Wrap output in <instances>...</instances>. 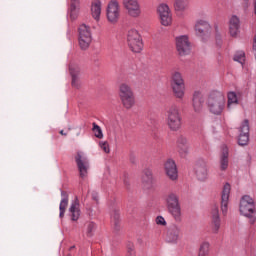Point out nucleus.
I'll return each mask as SVG.
<instances>
[{"instance_id": "f257e3e1", "label": "nucleus", "mask_w": 256, "mask_h": 256, "mask_svg": "<svg viewBox=\"0 0 256 256\" xmlns=\"http://www.w3.org/2000/svg\"><path fill=\"white\" fill-rule=\"evenodd\" d=\"M208 109L213 115H221L225 109V95L219 91L212 92L207 101Z\"/></svg>"}, {"instance_id": "f03ea898", "label": "nucleus", "mask_w": 256, "mask_h": 256, "mask_svg": "<svg viewBox=\"0 0 256 256\" xmlns=\"http://www.w3.org/2000/svg\"><path fill=\"white\" fill-rule=\"evenodd\" d=\"M240 213L247 217L250 221V224L253 225L256 221V208L255 201L249 195L242 197L240 201Z\"/></svg>"}, {"instance_id": "7ed1b4c3", "label": "nucleus", "mask_w": 256, "mask_h": 256, "mask_svg": "<svg viewBox=\"0 0 256 256\" xmlns=\"http://www.w3.org/2000/svg\"><path fill=\"white\" fill-rule=\"evenodd\" d=\"M119 98L125 109H132L135 105V94L133 89L127 83H122L119 86Z\"/></svg>"}, {"instance_id": "20e7f679", "label": "nucleus", "mask_w": 256, "mask_h": 256, "mask_svg": "<svg viewBox=\"0 0 256 256\" xmlns=\"http://www.w3.org/2000/svg\"><path fill=\"white\" fill-rule=\"evenodd\" d=\"M166 117L167 125L170 131H179V129H181L182 118L177 106H170L166 112Z\"/></svg>"}, {"instance_id": "39448f33", "label": "nucleus", "mask_w": 256, "mask_h": 256, "mask_svg": "<svg viewBox=\"0 0 256 256\" xmlns=\"http://www.w3.org/2000/svg\"><path fill=\"white\" fill-rule=\"evenodd\" d=\"M168 213L172 215L177 223H181V205H179V197L175 193L168 194L166 198Z\"/></svg>"}, {"instance_id": "423d86ee", "label": "nucleus", "mask_w": 256, "mask_h": 256, "mask_svg": "<svg viewBox=\"0 0 256 256\" xmlns=\"http://www.w3.org/2000/svg\"><path fill=\"white\" fill-rule=\"evenodd\" d=\"M79 32V46L82 51H87L89 49V45H91V41H93V37L91 36V27L81 24L78 28Z\"/></svg>"}, {"instance_id": "0eeeda50", "label": "nucleus", "mask_w": 256, "mask_h": 256, "mask_svg": "<svg viewBox=\"0 0 256 256\" xmlns=\"http://www.w3.org/2000/svg\"><path fill=\"white\" fill-rule=\"evenodd\" d=\"M127 43L133 53H141L143 51V40L137 30L128 31Z\"/></svg>"}, {"instance_id": "6e6552de", "label": "nucleus", "mask_w": 256, "mask_h": 256, "mask_svg": "<svg viewBox=\"0 0 256 256\" xmlns=\"http://www.w3.org/2000/svg\"><path fill=\"white\" fill-rule=\"evenodd\" d=\"M106 15L109 23L113 25L119 21V17H121V7L117 0H111L108 3Z\"/></svg>"}, {"instance_id": "1a4fd4ad", "label": "nucleus", "mask_w": 256, "mask_h": 256, "mask_svg": "<svg viewBox=\"0 0 256 256\" xmlns=\"http://www.w3.org/2000/svg\"><path fill=\"white\" fill-rule=\"evenodd\" d=\"M122 5L129 17L134 19L141 17V4H139V0H122Z\"/></svg>"}, {"instance_id": "9d476101", "label": "nucleus", "mask_w": 256, "mask_h": 256, "mask_svg": "<svg viewBox=\"0 0 256 256\" xmlns=\"http://www.w3.org/2000/svg\"><path fill=\"white\" fill-rule=\"evenodd\" d=\"M76 165L78 167V171L80 173L81 179H85L87 177L89 171V159L87 156L83 154V152H77L75 156Z\"/></svg>"}, {"instance_id": "9b49d317", "label": "nucleus", "mask_w": 256, "mask_h": 256, "mask_svg": "<svg viewBox=\"0 0 256 256\" xmlns=\"http://www.w3.org/2000/svg\"><path fill=\"white\" fill-rule=\"evenodd\" d=\"M176 49L178 55L181 57H185V55H189L191 53V43L189 42V38L187 36H179L176 38Z\"/></svg>"}, {"instance_id": "f8f14e48", "label": "nucleus", "mask_w": 256, "mask_h": 256, "mask_svg": "<svg viewBox=\"0 0 256 256\" xmlns=\"http://www.w3.org/2000/svg\"><path fill=\"white\" fill-rule=\"evenodd\" d=\"M238 145L245 147L249 145V120L245 119L239 127Z\"/></svg>"}, {"instance_id": "ddd939ff", "label": "nucleus", "mask_w": 256, "mask_h": 256, "mask_svg": "<svg viewBox=\"0 0 256 256\" xmlns=\"http://www.w3.org/2000/svg\"><path fill=\"white\" fill-rule=\"evenodd\" d=\"M164 171L171 181H177L179 172L177 171V164L175 163V160L168 159L164 163Z\"/></svg>"}, {"instance_id": "4468645a", "label": "nucleus", "mask_w": 256, "mask_h": 256, "mask_svg": "<svg viewBox=\"0 0 256 256\" xmlns=\"http://www.w3.org/2000/svg\"><path fill=\"white\" fill-rule=\"evenodd\" d=\"M70 75L72 77V87L79 89L81 87V68L79 65L71 64L69 66Z\"/></svg>"}, {"instance_id": "2eb2a0df", "label": "nucleus", "mask_w": 256, "mask_h": 256, "mask_svg": "<svg viewBox=\"0 0 256 256\" xmlns=\"http://www.w3.org/2000/svg\"><path fill=\"white\" fill-rule=\"evenodd\" d=\"M177 151L180 157H187L189 154V140L185 136H179L176 141Z\"/></svg>"}, {"instance_id": "dca6fc26", "label": "nucleus", "mask_w": 256, "mask_h": 256, "mask_svg": "<svg viewBox=\"0 0 256 256\" xmlns=\"http://www.w3.org/2000/svg\"><path fill=\"white\" fill-rule=\"evenodd\" d=\"M211 225L213 233H219L221 229V217L219 216V207L213 206L211 210Z\"/></svg>"}, {"instance_id": "f3484780", "label": "nucleus", "mask_w": 256, "mask_h": 256, "mask_svg": "<svg viewBox=\"0 0 256 256\" xmlns=\"http://www.w3.org/2000/svg\"><path fill=\"white\" fill-rule=\"evenodd\" d=\"M195 31L198 37H202V39H204V37H209L211 25H209L207 21L200 20L195 25Z\"/></svg>"}, {"instance_id": "a211bd4d", "label": "nucleus", "mask_w": 256, "mask_h": 256, "mask_svg": "<svg viewBox=\"0 0 256 256\" xmlns=\"http://www.w3.org/2000/svg\"><path fill=\"white\" fill-rule=\"evenodd\" d=\"M231 193V185L229 183H226L222 190V196H221V211L223 215H227V207L229 204V195Z\"/></svg>"}, {"instance_id": "6ab92c4d", "label": "nucleus", "mask_w": 256, "mask_h": 256, "mask_svg": "<svg viewBox=\"0 0 256 256\" xmlns=\"http://www.w3.org/2000/svg\"><path fill=\"white\" fill-rule=\"evenodd\" d=\"M179 235H181V228L177 225H172L168 228L166 241L168 243H177L179 241Z\"/></svg>"}, {"instance_id": "aec40b11", "label": "nucleus", "mask_w": 256, "mask_h": 256, "mask_svg": "<svg viewBox=\"0 0 256 256\" xmlns=\"http://www.w3.org/2000/svg\"><path fill=\"white\" fill-rule=\"evenodd\" d=\"M240 27L241 20H239V17H237V15H233L229 20V33L231 37H237Z\"/></svg>"}, {"instance_id": "412c9836", "label": "nucleus", "mask_w": 256, "mask_h": 256, "mask_svg": "<svg viewBox=\"0 0 256 256\" xmlns=\"http://www.w3.org/2000/svg\"><path fill=\"white\" fill-rule=\"evenodd\" d=\"M69 213L71 217V221H78L79 217H81V210L79 209V200H76L71 204L69 208Z\"/></svg>"}, {"instance_id": "4be33fe9", "label": "nucleus", "mask_w": 256, "mask_h": 256, "mask_svg": "<svg viewBox=\"0 0 256 256\" xmlns=\"http://www.w3.org/2000/svg\"><path fill=\"white\" fill-rule=\"evenodd\" d=\"M61 202L59 205V209H60V218L65 217V211L67 210V205H69V194L67 193V191H61Z\"/></svg>"}, {"instance_id": "5701e85b", "label": "nucleus", "mask_w": 256, "mask_h": 256, "mask_svg": "<svg viewBox=\"0 0 256 256\" xmlns=\"http://www.w3.org/2000/svg\"><path fill=\"white\" fill-rule=\"evenodd\" d=\"M193 108L196 113H199L201 109H203V103L205 100L203 99V95L200 92H195L193 95Z\"/></svg>"}, {"instance_id": "b1692460", "label": "nucleus", "mask_w": 256, "mask_h": 256, "mask_svg": "<svg viewBox=\"0 0 256 256\" xmlns=\"http://www.w3.org/2000/svg\"><path fill=\"white\" fill-rule=\"evenodd\" d=\"M229 167V149L227 146L222 148V154L220 157V169L221 171H225Z\"/></svg>"}, {"instance_id": "393cba45", "label": "nucleus", "mask_w": 256, "mask_h": 256, "mask_svg": "<svg viewBox=\"0 0 256 256\" xmlns=\"http://www.w3.org/2000/svg\"><path fill=\"white\" fill-rule=\"evenodd\" d=\"M91 14L93 19L99 21L101 17V0H93L91 3Z\"/></svg>"}, {"instance_id": "a878e982", "label": "nucleus", "mask_w": 256, "mask_h": 256, "mask_svg": "<svg viewBox=\"0 0 256 256\" xmlns=\"http://www.w3.org/2000/svg\"><path fill=\"white\" fill-rule=\"evenodd\" d=\"M195 173L199 181H205V179H207V166L206 165L196 166Z\"/></svg>"}, {"instance_id": "bb28decb", "label": "nucleus", "mask_w": 256, "mask_h": 256, "mask_svg": "<svg viewBox=\"0 0 256 256\" xmlns=\"http://www.w3.org/2000/svg\"><path fill=\"white\" fill-rule=\"evenodd\" d=\"M77 9H79V0H70L69 13L70 19H72V21L77 19Z\"/></svg>"}, {"instance_id": "cd10ccee", "label": "nucleus", "mask_w": 256, "mask_h": 256, "mask_svg": "<svg viewBox=\"0 0 256 256\" xmlns=\"http://www.w3.org/2000/svg\"><path fill=\"white\" fill-rule=\"evenodd\" d=\"M174 8L175 11H180V13L187 11L189 9V0H175Z\"/></svg>"}, {"instance_id": "c85d7f7f", "label": "nucleus", "mask_w": 256, "mask_h": 256, "mask_svg": "<svg viewBox=\"0 0 256 256\" xmlns=\"http://www.w3.org/2000/svg\"><path fill=\"white\" fill-rule=\"evenodd\" d=\"M174 93V97L177 99H183L185 97V84L171 86Z\"/></svg>"}, {"instance_id": "c756f323", "label": "nucleus", "mask_w": 256, "mask_h": 256, "mask_svg": "<svg viewBox=\"0 0 256 256\" xmlns=\"http://www.w3.org/2000/svg\"><path fill=\"white\" fill-rule=\"evenodd\" d=\"M174 85H185V80H183V76L180 72H174L172 73V82L171 86Z\"/></svg>"}, {"instance_id": "7c9ffc66", "label": "nucleus", "mask_w": 256, "mask_h": 256, "mask_svg": "<svg viewBox=\"0 0 256 256\" xmlns=\"http://www.w3.org/2000/svg\"><path fill=\"white\" fill-rule=\"evenodd\" d=\"M142 183L151 185L153 183V172L150 169H145L142 176Z\"/></svg>"}, {"instance_id": "2f4dec72", "label": "nucleus", "mask_w": 256, "mask_h": 256, "mask_svg": "<svg viewBox=\"0 0 256 256\" xmlns=\"http://www.w3.org/2000/svg\"><path fill=\"white\" fill-rule=\"evenodd\" d=\"M238 104H239V100L237 99V94L235 92H229L228 103H227L228 109H231L233 105H238Z\"/></svg>"}, {"instance_id": "473e14b6", "label": "nucleus", "mask_w": 256, "mask_h": 256, "mask_svg": "<svg viewBox=\"0 0 256 256\" xmlns=\"http://www.w3.org/2000/svg\"><path fill=\"white\" fill-rule=\"evenodd\" d=\"M158 13L159 17H163V15L167 16L171 14V10L169 9V6L167 4H160L158 6Z\"/></svg>"}, {"instance_id": "72a5a7b5", "label": "nucleus", "mask_w": 256, "mask_h": 256, "mask_svg": "<svg viewBox=\"0 0 256 256\" xmlns=\"http://www.w3.org/2000/svg\"><path fill=\"white\" fill-rule=\"evenodd\" d=\"M112 223H113L114 231H119L121 229V225H119V212L117 211L113 212Z\"/></svg>"}, {"instance_id": "f704fd0d", "label": "nucleus", "mask_w": 256, "mask_h": 256, "mask_svg": "<svg viewBox=\"0 0 256 256\" xmlns=\"http://www.w3.org/2000/svg\"><path fill=\"white\" fill-rule=\"evenodd\" d=\"M92 125H93L92 131L95 137H97V139H103V130H101V127L97 125V123L95 122Z\"/></svg>"}, {"instance_id": "c9c22d12", "label": "nucleus", "mask_w": 256, "mask_h": 256, "mask_svg": "<svg viewBox=\"0 0 256 256\" xmlns=\"http://www.w3.org/2000/svg\"><path fill=\"white\" fill-rule=\"evenodd\" d=\"M161 24L164 25V27H169V25H171V23L173 22V17L171 16V14L168 15H162V17L160 18Z\"/></svg>"}, {"instance_id": "e433bc0d", "label": "nucleus", "mask_w": 256, "mask_h": 256, "mask_svg": "<svg viewBox=\"0 0 256 256\" xmlns=\"http://www.w3.org/2000/svg\"><path fill=\"white\" fill-rule=\"evenodd\" d=\"M207 255H209V243L204 242L200 246L198 256H207Z\"/></svg>"}, {"instance_id": "4c0bfd02", "label": "nucleus", "mask_w": 256, "mask_h": 256, "mask_svg": "<svg viewBox=\"0 0 256 256\" xmlns=\"http://www.w3.org/2000/svg\"><path fill=\"white\" fill-rule=\"evenodd\" d=\"M234 61H237L238 63H241V65H243V63H245V52H237L234 55Z\"/></svg>"}, {"instance_id": "58836bf2", "label": "nucleus", "mask_w": 256, "mask_h": 256, "mask_svg": "<svg viewBox=\"0 0 256 256\" xmlns=\"http://www.w3.org/2000/svg\"><path fill=\"white\" fill-rule=\"evenodd\" d=\"M127 256H135V245L133 242L127 244Z\"/></svg>"}, {"instance_id": "ea45409f", "label": "nucleus", "mask_w": 256, "mask_h": 256, "mask_svg": "<svg viewBox=\"0 0 256 256\" xmlns=\"http://www.w3.org/2000/svg\"><path fill=\"white\" fill-rule=\"evenodd\" d=\"M95 223L93 222H90L88 223V226H87V236L88 237H91L93 235V231H95Z\"/></svg>"}, {"instance_id": "a19ab883", "label": "nucleus", "mask_w": 256, "mask_h": 256, "mask_svg": "<svg viewBox=\"0 0 256 256\" xmlns=\"http://www.w3.org/2000/svg\"><path fill=\"white\" fill-rule=\"evenodd\" d=\"M99 146L101 147V149L104 151V153H110V149H109V143L108 142H100Z\"/></svg>"}, {"instance_id": "79ce46f5", "label": "nucleus", "mask_w": 256, "mask_h": 256, "mask_svg": "<svg viewBox=\"0 0 256 256\" xmlns=\"http://www.w3.org/2000/svg\"><path fill=\"white\" fill-rule=\"evenodd\" d=\"M156 224L157 225H167V222L165 221V218H163V216H158L156 218Z\"/></svg>"}, {"instance_id": "37998d69", "label": "nucleus", "mask_w": 256, "mask_h": 256, "mask_svg": "<svg viewBox=\"0 0 256 256\" xmlns=\"http://www.w3.org/2000/svg\"><path fill=\"white\" fill-rule=\"evenodd\" d=\"M92 199L93 201H99V194L95 191L92 192Z\"/></svg>"}, {"instance_id": "c03bdc74", "label": "nucleus", "mask_w": 256, "mask_h": 256, "mask_svg": "<svg viewBox=\"0 0 256 256\" xmlns=\"http://www.w3.org/2000/svg\"><path fill=\"white\" fill-rule=\"evenodd\" d=\"M135 155H133V154H131L130 155V161H131V163H135Z\"/></svg>"}, {"instance_id": "a18cd8bd", "label": "nucleus", "mask_w": 256, "mask_h": 256, "mask_svg": "<svg viewBox=\"0 0 256 256\" xmlns=\"http://www.w3.org/2000/svg\"><path fill=\"white\" fill-rule=\"evenodd\" d=\"M138 243H139V245H143V239L142 238H138Z\"/></svg>"}, {"instance_id": "49530a36", "label": "nucleus", "mask_w": 256, "mask_h": 256, "mask_svg": "<svg viewBox=\"0 0 256 256\" xmlns=\"http://www.w3.org/2000/svg\"><path fill=\"white\" fill-rule=\"evenodd\" d=\"M60 135H64V137H67V133H65L63 130L60 131Z\"/></svg>"}, {"instance_id": "de8ad7c7", "label": "nucleus", "mask_w": 256, "mask_h": 256, "mask_svg": "<svg viewBox=\"0 0 256 256\" xmlns=\"http://www.w3.org/2000/svg\"><path fill=\"white\" fill-rule=\"evenodd\" d=\"M124 185H125L126 187H129V181L124 180Z\"/></svg>"}, {"instance_id": "09e8293b", "label": "nucleus", "mask_w": 256, "mask_h": 256, "mask_svg": "<svg viewBox=\"0 0 256 256\" xmlns=\"http://www.w3.org/2000/svg\"><path fill=\"white\" fill-rule=\"evenodd\" d=\"M254 9H255V14H256V0H254Z\"/></svg>"}, {"instance_id": "8fccbe9b", "label": "nucleus", "mask_w": 256, "mask_h": 256, "mask_svg": "<svg viewBox=\"0 0 256 256\" xmlns=\"http://www.w3.org/2000/svg\"><path fill=\"white\" fill-rule=\"evenodd\" d=\"M70 249H75V246H72Z\"/></svg>"}]
</instances>
